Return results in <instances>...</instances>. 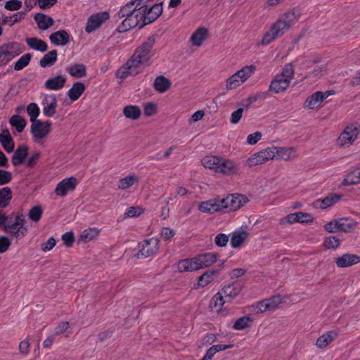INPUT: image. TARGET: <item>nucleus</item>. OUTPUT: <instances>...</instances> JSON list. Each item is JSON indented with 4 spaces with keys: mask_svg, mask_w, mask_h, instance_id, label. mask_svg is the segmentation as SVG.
Listing matches in <instances>:
<instances>
[{
    "mask_svg": "<svg viewBox=\"0 0 360 360\" xmlns=\"http://www.w3.org/2000/svg\"><path fill=\"white\" fill-rule=\"evenodd\" d=\"M155 41V37L150 36L143 41L126 63L120 68L117 75L122 79H125L129 75L139 74V68L141 65H148L153 58L155 53L153 49Z\"/></svg>",
    "mask_w": 360,
    "mask_h": 360,
    "instance_id": "nucleus-1",
    "label": "nucleus"
},
{
    "mask_svg": "<svg viewBox=\"0 0 360 360\" xmlns=\"http://www.w3.org/2000/svg\"><path fill=\"white\" fill-rule=\"evenodd\" d=\"M117 15L119 19L124 18L117 27L120 32H125L136 27H143L139 0H131L117 12Z\"/></svg>",
    "mask_w": 360,
    "mask_h": 360,
    "instance_id": "nucleus-2",
    "label": "nucleus"
},
{
    "mask_svg": "<svg viewBox=\"0 0 360 360\" xmlns=\"http://www.w3.org/2000/svg\"><path fill=\"white\" fill-rule=\"evenodd\" d=\"M295 69L292 63H287L277 74L269 85V91L274 94L283 93L289 87L294 77Z\"/></svg>",
    "mask_w": 360,
    "mask_h": 360,
    "instance_id": "nucleus-3",
    "label": "nucleus"
},
{
    "mask_svg": "<svg viewBox=\"0 0 360 360\" xmlns=\"http://www.w3.org/2000/svg\"><path fill=\"white\" fill-rule=\"evenodd\" d=\"M255 70L256 67L253 65L243 67L227 78L225 82L226 89L231 91L237 89L253 75Z\"/></svg>",
    "mask_w": 360,
    "mask_h": 360,
    "instance_id": "nucleus-4",
    "label": "nucleus"
},
{
    "mask_svg": "<svg viewBox=\"0 0 360 360\" xmlns=\"http://www.w3.org/2000/svg\"><path fill=\"white\" fill-rule=\"evenodd\" d=\"M52 122L50 120L41 121L37 120L32 123L30 127V133L33 143L44 146L46 139L51 131Z\"/></svg>",
    "mask_w": 360,
    "mask_h": 360,
    "instance_id": "nucleus-5",
    "label": "nucleus"
},
{
    "mask_svg": "<svg viewBox=\"0 0 360 360\" xmlns=\"http://www.w3.org/2000/svg\"><path fill=\"white\" fill-rule=\"evenodd\" d=\"M143 15V26L155 21L162 13V7L160 4H155L153 0H139Z\"/></svg>",
    "mask_w": 360,
    "mask_h": 360,
    "instance_id": "nucleus-6",
    "label": "nucleus"
},
{
    "mask_svg": "<svg viewBox=\"0 0 360 360\" xmlns=\"http://www.w3.org/2000/svg\"><path fill=\"white\" fill-rule=\"evenodd\" d=\"M22 51V45L16 41L8 42L0 46V67L6 65Z\"/></svg>",
    "mask_w": 360,
    "mask_h": 360,
    "instance_id": "nucleus-7",
    "label": "nucleus"
},
{
    "mask_svg": "<svg viewBox=\"0 0 360 360\" xmlns=\"http://www.w3.org/2000/svg\"><path fill=\"white\" fill-rule=\"evenodd\" d=\"M299 15L294 11L285 13L282 19L276 20L271 27L278 37H281L298 20Z\"/></svg>",
    "mask_w": 360,
    "mask_h": 360,
    "instance_id": "nucleus-8",
    "label": "nucleus"
},
{
    "mask_svg": "<svg viewBox=\"0 0 360 360\" xmlns=\"http://www.w3.org/2000/svg\"><path fill=\"white\" fill-rule=\"evenodd\" d=\"M138 258H146L157 254L160 249V240L155 237L146 239L138 245Z\"/></svg>",
    "mask_w": 360,
    "mask_h": 360,
    "instance_id": "nucleus-9",
    "label": "nucleus"
},
{
    "mask_svg": "<svg viewBox=\"0 0 360 360\" xmlns=\"http://www.w3.org/2000/svg\"><path fill=\"white\" fill-rule=\"evenodd\" d=\"M78 184L79 181L75 176L65 178L57 184L54 193L58 197H65L75 191Z\"/></svg>",
    "mask_w": 360,
    "mask_h": 360,
    "instance_id": "nucleus-10",
    "label": "nucleus"
},
{
    "mask_svg": "<svg viewBox=\"0 0 360 360\" xmlns=\"http://www.w3.org/2000/svg\"><path fill=\"white\" fill-rule=\"evenodd\" d=\"M334 91L332 90L326 91H316L308 96L304 102L303 106L306 109L313 110L318 109L321 107L322 102L328 96L333 95Z\"/></svg>",
    "mask_w": 360,
    "mask_h": 360,
    "instance_id": "nucleus-11",
    "label": "nucleus"
},
{
    "mask_svg": "<svg viewBox=\"0 0 360 360\" xmlns=\"http://www.w3.org/2000/svg\"><path fill=\"white\" fill-rule=\"evenodd\" d=\"M272 160H290L297 156V150L294 147H269Z\"/></svg>",
    "mask_w": 360,
    "mask_h": 360,
    "instance_id": "nucleus-12",
    "label": "nucleus"
},
{
    "mask_svg": "<svg viewBox=\"0 0 360 360\" xmlns=\"http://www.w3.org/2000/svg\"><path fill=\"white\" fill-rule=\"evenodd\" d=\"M26 222L25 216L22 214H17L15 221L6 226V231L15 237H24L27 233V229L25 226Z\"/></svg>",
    "mask_w": 360,
    "mask_h": 360,
    "instance_id": "nucleus-13",
    "label": "nucleus"
},
{
    "mask_svg": "<svg viewBox=\"0 0 360 360\" xmlns=\"http://www.w3.org/2000/svg\"><path fill=\"white\" fill-rule=\"evenodd\" d=\"M359 133V129L354 125L347 127L340 134L338 143L342 147H347L352 145L356 139Z\"/></svg>",
    "mask_w": 360,
    "mask_h": 360,
    "instance_id": "nucleus-14",
    "label": "nucleus"
},
{
    "mask_svg": "<svg viewBox=\"0 0 360 360\" xmlns=\"http://www.w3.org/2000/svg\"><path fill=\"white\" fill-rule=\"evenodd\" d=\"M271 153L269 147L262 150L259 152L253 153L246 160L248 166L252 167L259 165H262L272 160Z\"/></svg>",
    "mask_w": 360,
    "mask_h": 360,
    "instance_id": "nucleus-15",
    "label": "nucleus"
},
{
    "mask_svg": "<svg viewBox=\"0 0 360 360\" xmlns=\"http://www.w3.org/2000/svg\"><path fill=\"white\" fill-rule=\"evenodd\" d=\"M222 200H224V209L229 208L232 211L240 209L248 202V198L241 194L229 195Z\"/></svg>",
    "mask_w": 360,
    "mask_h": 360,
    "instance_id": "nucleus-16",
    "label": "nucleus"
},
{
    "mask_svg": "<svg viewBox=\"0 0 360 360\" xmlns=\"http://www.w3.org/2000/svg\"><path fill=\"white\" fill-rule=\"evenodd\" d=\"M43 114L48 117H53L56 112L58 101L55 94H45L41 101Z\"/></svg>",
    "mask_w": 360,
    "mask_h": 360,
    "instance_id": "nucleus-17",
    "label": "nucleus"
},
{
    "mask_svg": "<svg viewBox=\"0 0 360 360\" xmlns=\"http://www.w3.org/2000/svg\"><path fill=\"white\" fill-rule=\"evenodd\" d=\"M110 18L108 12H101L91 15L87 20L85 31L91 33L98 29L104 22Z\"/></svg>",
    "mask_w": 360,
    "mask_h": 360,
    "instance_id": "nucleus-18",
    "label": "nucleus"
},
{
    "mask_svg": "<svg viewBox=\"0 0 360 360\" xmlns=\"http://www.w3.org/2000/svg\"><path fill=\"white\" fill-rule=\"evenodd\" d=\"M224 200L222 199H211L201 202L198 205V210L204 213L213 214L224 209Z\"/></svg>",
    "mask_w": 360,
    "mask_h": 360,
    "instance_id": "nucleus-19",
    "label": "nucleus"
},
{
    "mask_svg": "<svg viewBox=\"0 0 360 360\" xmlns=\"http://www.w3.org/2000/svg\"><path fill=\"white\" fill-rule=\"evenodd\" d=\"M219 173L225 176L237 175L240 173V167L233 160L222 158Z\"/></svg>",
    "mask_w": 360,
    "mask_h": 360,
    "instance_id": "nucleus-20",
    "label": "nucleus"
},
{
    "mask_svg": "<svg viewBox=\"0 0 360 360\" xmlns=\"http://www.w3.org/2000/svg\"><path fill=\"white\" fill-rule=\"evenodd\" d=\"M179 272H191L200 269L197 256L190 259H181L176 264Z\"/></svg>",
    "mask_w": 360,
    "mask_h": 360,
    "instance_id": "nucleus-21",
    "label": "nucleus"
},
{
    "mask_svg": "<svg viewBox=\"0 0 360 360\" xmlns=\"http://www.w3.org/2000/svg\"><path fill=\"white\" fill-rule=\"evenodd\" d=\"M67 78L65 75H59L49 78L44 84V87L49 91H58L62 89L65 84Z\"/></svg>",
    "mask_w": 360,
    "mask_h": 360,
    "instance_id": "nucleus-22",
    "label": "nucleus"
},
{
    "mask_svg": "<svg viewBox=\"0 0 360 360\" xmlns=\"http://www.w3.org/2000/svg\"><path fill=\"white\" fill-rule=\"evenodd\" d=\"M243 289L242 285L237 283H232L225 285L219 292L222 293L226 301L230 302L236 297Z\"/></svg>",
    "mask_w": 360,
    "mask_h": 360,
    "instance_id": "nucleus-23",
    "label": "nucleus"
},
{
    "mask_svg": "<svg viewBox=\"0 0 360 360\" xmlns=\"http://www.w3.org/2000/svg\"><path fill=\"white\" fill-rule=\"evenodd\" d=\"M208 30L204 27L196 29L190 37V42L192 46L200 47L208 38Z\"/></svg>",
    "mask_w": 360,
    "mask_h": 360,
    "instance_id": "nucleus-24",
    "label": "nucleus"
},
{
    "mask_svg": "<svg viewBox=\"0 0 360 360\" xmlns=\"http://www.w3.org/2000/svg\"><path fill=\"white\" fill-rule=\"evenodd\" d=\"M335 264L340 268H346L360 262V257L354 254H345L335 259Z\"/></svg>",
    "mask_w": 360,
    "mask_h": 360,
    "instance_id": "nucleus-25",
    "label": "nucleus"
},
{
    "mask_svg": "<svg viewBox=\"0 0 360 360\" xmlns=\"http://www.w3.org/2000/svg\"><path fill=\"white\" fill-rule=\"evenodd\" d=\"M222 157L217 155H206L201 160L204 167L219 173Z\"/></svg>",
    "mask_w": 360,
    "mask_h": 360,
    "instance_id": "nucleus-26",
    "label": "nucleus"
},
{
    "mask_svg": "<svg viewBox=\"0 0 360 360\" xmlns=\"http://www.w3.org/2000/svg\"><path fill=\"white\" fill-rule=\"evenodd\" d=\"M28 154V147L26 145L19 146L15 150L12 157V164L14 166L21 165Z\"/></svg>",
    "mask_w": 360,
    "mask_h": 360,
    "instance_id": "nucleus-27",
    "label": "nucleus"
},
{
    "mask_svg": "<svg viewBox=\"0 0 360 360\" xmlns=\"http://www.w3.org/2000/svg\"><path fill=\"white\" fill-rule=\"evenodd\" d=\"M139 181V177L138 175L135 173H130L117 181V188L120 190H126L132 186L137 184Z\"/></svg>",
    "mask_w": 360,
    "mask_h": 360,
    "instance_id": "nucleus-28",
    "label": "nucleus"
},
{
    "mask_svg": "<svg viewBox=\"0 0 360 360\" xmlns=\"http://www.w3.org/2000/svg\"><path fill=\"white\" fill-rule=\"evenodd\" d=\"M70 35L65 30H59L53 32L49 39L55 45L65 46L69 42Z\"/></svg>",
    "mask_w": 360,
    "mask_h": 360,
    "instance_id": "nucleus-29",
    "label": "nucleus"
},
{
    "mask_svg": "<svg viewBox=\"0 0 360 360\" xmlns=\"http://www.w3.org/2000/svg\"><path fill=\"white\" fill-rule=\"evenodd\" d=\"M338 335V333L335 330H330L323 333L317 339L316 346L320 349L326 348Z\"/></svg>",
    "mask_w": 360,
    "mask_h": 360,
    "instance_id": "nucleus-30",
    "label": "nucleus"
},
{
    "mask_svg": "<svg viewBox=\"0 0 360 360\" xmlns=\"http://www.w3.org/2000/svg\"><path fill=\"white\" fill-rule=\"evenodd\" d=\"M0 143L6 152L11 153L14 150V142L8 129H4L0 134Z\"/></svg>",
    "mask_w": 360,
    "mask_h": 360,
    "instance_id": "nucleus-31",
    "label": "nucleus"
},
{
    "mask_svg": "<svg viewBox=\"0 0 360 360\" xmlns=\"http://www.w3.org/2000/svg\"><path fill=\"white\" fill-rule=\"evenodd\" d=\"M199 265L201 269L206 268L214 264L218 258V255L213 252H207L197 256Z\"/></svg>",
    "mask_w": 360,
    "mask_h": 360,
    "instance_id": "nucleus-32",
    "label": "nucleus"
},
{
    "mask_svg": "<svg viewBox=\"0 0 360 360\" xmlns=\"http://www.w3.org/2000/svg\"><path fill=\"white\" fill-rule=\"evenodd\" d=\"M172 86V83L169 79L160 75L155 79L153 87L156 91L160 94L167 91Z\"/></svg>",
    "mask_w": 360,
    "mask_h": 360,
    "instance_id": "nucleus-33",
    "label": "nucleus"
},
{
    "mask_svg": "<svg viewBox=\"0 0 360 360\" xmlns=\"http://www.w3.org/2000/svg\"><path fill=\"white\" fill-rule=\"evenodd\" d=\"M65 71L75 78H82L86 75V67L82 63L72 64L66 68Z\"/></svg>",
    "mask_w": 360,
    "mask_h": 360,
    "instance_id": "nucleus-34",
    "label": "nucleus"
},
{
    "mask_svg": "<svg viewBox=\"0 0 360 360\" xmlns=\"http://www.w3.org/2000/svg\"><path fill=\"white\" fill-rule=\"evenodd\" d=\"M248 236V232L245 230H239L234 231L232 233L230 242L231 247L233 248L240 247L243 242L247 239Z\"/></svg>",
    "mask_w": 360,
    "mask_h": 360,
    "instance_id": "nucleus-35",
    "label": "nucleus"
},
{
    "mask_svg": "<svg viewBox=\"0 0 360 360\" xmlns=\"http://www.w3.org/2000/svg\"><path fill=\"white\" fill-rule=\"evenodd\" d=\"M85 85L82 82H76L67 92V95L71 101H75L82 95L85 91Z\"/></svg>",
    "mask_w": 360,
    "mask_h": 360,
    "instance_id": "nucleus-36",
    "label": "nucleus"
},
{
    "mask_svg": "<svg viewBox=\"0 0 360 360\" xmlns=\"http://www.w3.org/2000/svg\"><path fill=\"white\" fill-rule=\"evenodd\" d=\"M339 220V231L344 233H351L354 231L356 226L357 222L352 218H340Z\"/></svg>",
    "mask_w": 360,
    "mask_h": 360,
    "instance_id": "nucleus-37",
    "label": "nucleus"
},
{
    "mask_svg": "<svg viewBox=\"0 0 360 360\" xmlns=\"http://www.w3.org/2000/svg\"><path fill=\"white\" fill-rule=\"evenodd\" d=\"M34 20L39 28L42 30L49 29L53 24V18L43 13H37L34 15Z\"/></svg>",
    "mask_w": 360,
    "mask_h": 360,
    "instance_id": "nucleus-38",
    "label": "nucleus"
},
{
    "mask_svg": "<svg viewBox=\"0 0 360 360\" xmlns=\"http://www.w3.org/2000/svg\"><path fill=\"white\" fill-rule=\"evenodd\" d=\"M26 16L25 11H19L11 15H5L2 17V24L12 27L15 24L22 21Z\"/></svg>",
    "mask_w": 360,
    "mask_h": 360,
    "instance_id": "nucleus-39",
    "label": "nucleus"
},
{
    "mask_svg": "<svg viewBox=\"0 0 360 360\" xmlns=\"http://www.w3.org/2000/svg\"><path fill=\"white\" fill-rule=\"evenodd\" d=\"M340 200L337 195H330L323 199H318L314 202V205L321 209H326L335 204Z\"/></svg>",
    "mask_w": 360,
    "mask_h": 360,
    "instance_id": "nucleus-40",
    "label": "nucleus"
},
{
    "mask_svg": "<svg viewBox=\"0 0 360 360\" xmlns=\"http://www.w3.org/2000/svg\"><path fill=\"white\" fill-rule=\"evenodd\" d=\"M25 41L31 49L36 51L45 52L48 49L47 44L44 41L36 37L27 38Z\"/></svg>",
    "mask_w": 360,
    "mask_h": 360,
    "instance_id": "nucleus-41",
    "label": "nucleus"
},
{
    "mask_svg": "<svg viewBox=\"0 0 360 360\" xmlns=\"http://www.w3.org/2000/svg\"><path fill=\"white\" fill-rule=\"evenodd\" d=\"M9 124L18 133H21L25 129L27 122L21 116L15 115L10 118Z\"/></svg>",
    "mask_w": 360,
    "mask_h": 360,
    "instance_id": "nucleus-42",
    "label": "nucleus"
},
{
    "mask_svg": "<svg viewBox=\"0 0 360 360\" xmlns=\"http://www.w3.org/2000/svg\"><path fill=\"white\" fill-rule=\"evenodd\" d=\"M227 302L226 300H224L222 293L218 292L217 294L214 295L210 302V307L212 310L216 312H219L222 309V307L224 303Z\"/></svg>",
    "mask_w": 360,
    "mask_h": 360,
    "instance_id": "nucleus-43",
    "label": "nucleus"
},
{
    "mask_svg": "<svg viewBox=\"0 0 360 360\" xmlns=\"http://www.w3.org/2000/svg\"><path fill=\"white\" fill-rule=\"evenodd\" d=\"M123 114L129 119L136 120L140 117L141 111L139 106L130 105L124 108Z\"/></svg>",
    "mask_w": 360,
    "mask_h": 360,
    "instance_id": "nucleus-44",
    "label": "nucleus"
},
{
    "mask_svg": "<svg viewBox=\"0 0 360 360\" xmlns=\"http://www.w3.org/2000/svg\"><path fill=\"white\" fill-rule=\"evenodd\" d=\"M100 233V230L98 228H89L84 230L80 236L81 240L84 243H88L96 239Z\"/></svg>",
    "mask_w": 360,
    "mask_h": 360,
    "instance_id": "nucleus-45",
    "label": "nucleus"
},
{
    "mask_svg": "<svg viewBox=\"0 0 360 360\" xmlns=\"http://www.w3.org/2000/svg\"><path fill=\"white\" fill-rule=\"evenodd\" d=\"M12 199V191L9 187L0 189V208L6 207Z\"/></svg>",
    "mask_w": 360,
    "mask_h": 360,
    "instance_id": "nucleus-46",
    "label": "nucleus"
},
{
    "mask_svg": "<svg viewBox=\"0 0 360 360\" xmlns=\"http://www.w3.org/2000/svg\"><path fill=\"white\" fill-rule=\"evenodd\" d=\"M57 60V51L52 50L46 53L39 61V65L42 68L53 65Z\"/></svg>",
    "mask_w": 360,
    "mask_h": 360,
    "instance_id": "nucleus-47",
    "label": "nucleus"
},
{
    "mask_svg": "<svg viewBox=\"0 0 360 360\" xmlns=\"http://www.w3.org/2000/svg\"><path fill=\"white\" fill-rule=\"evenodd\" d=\"M216 271H207L202 275H201L198 280V286L203 288L210 284L214 278Z\"/></svg>",
    "mask_w": 360,
    "mask_h": 360,
    "instance_id": "nucleus-48",
    "label": "nucleus"
},
{
    "mask_svg": "<svg viewBox=\"0 0 360 360\" xmlns=\"http://www.w3.org/2000/svg\"><path fill=\"white\" fill-rule=\"evenodd\" d=\"M253 320L250 316H242L238 319L233 325L234 330H240L251 326Z\"/></svg>",
    "mask_w": 360,
    "mask_h": 360,
    "instance_id": "nucleus-49",
    "label": "nucleus"
},
{
    "mask_svg": "<svg viewBox=\"0 0 360 360\" xmlns=\"http://www.w3.org/2000/svg\"><path fill=\"white\" fill-rule=\"evenodd\" d=\"M27 112L30 116V120L32 123L35 122L40 113V109L38 105L35 103H30L27 107Z\"/></svg>",
    "mask_w": 360,
    "mask_h": 360,
    "instance_id": "nucleus-50",
    "label": "nucleus"
},
{
    "mask_svg": "<svg viewBox=\"0 0 360 360\" xmlns=\"http://www.w3.org/2000/svg\"><path fill=\"white\" fill-rule=\"evenodd\" d=\"M32 55L26 53L22 55L14 64V70L19 71L28 65L30 62Z\"/></svg>",
    "mask_w": 360,
    "mask_h": 360,
    "instance_id": "nucleus-51",
    "label": "nucleus"
},
{
    "mask_svg": "<svg viewBox=\"0 0 360 360\" xmlns=\"http://www.w3.org/2000/svg\"><path fill=\"white\" fill-rule=\"evenodd\" d=\"M43 210L41 206H34L29 212V218L34 221L38 222L42 216Z\"/></svg>",
    "mask_w": 360,
    "mask_h": 360,
    "instance_id": "nucleus-52",
    "label": "nucleus"
},
{
    "mask_svg": "<svg viewBox=\"0 0 360 360\" xmlns=\"http://www.w3.org/2000/svg\"><path fill=\"white\" fill-rule=\"evenodd\" d=\"M270 311L275 310L281 303H283V299L280 295L273 296L269 299H266Z\"/></svg>",
    "mask_w": 360,
    "mask_h": 360,
    "instance_id": "nucleus-53",
    "label": "nucleus"
},
{
    "mask_svg": "<svg viewBox=\"0 0 360 360\" xmlns=\"http://www.w3.org/2000/svg\"><path fill=\"white\" fill-rule=\"evenodd\" d=\"M323 245L328 249H336L340 245V240L335 236H329L325 239Z\"/></svg>",
    "mask_w": 360,
    "mask_h": 360,
    "instance_id": "nucleus-54",
    "label": "nucleus"
},
{
    "mask_svg": "<svg viewBox=\"0 0 360 360\" xmlns=\"http://www.w3.org/2000/svg\"><path fill=\"white\" fill-rule=\"evenodd\" d=\"M143 213V209L141 207H129L127 209L124 216L127 217H134L140 216Z\"/></svg>",
    "mask_w": 360,
    "mask_h": 360,
    "instance_id": "nucleus-55",
    "label": "nucleus"
},
{
    "mask_svg": "<svg viewBox=\"0 0 360 360\" xmlns=\"http://www.w3.org/2000/svg\"><path fill=\"white\" fill-rule=\"evenodd\" d=\"M324 229L328 233L339 232V220L338 219L332 220L324 225Z\"/></svg>",
    "mask_w": 360,
    "mask_h": 360,
    "instance_id": "nucleus-56",
    "label": "nucleus"
},
{
    "mask_svg": "<svg viewBox=\"0 0 360 360\" xmlns=\"http://www.w3.org/2000/svg\"><path fill=\"white\" fill-rule=\"evenodd\" d=\"M268 304H267L266 300H264L261 302H258L253 306L255 312L258 314V313H264L267 311H270V309H269Z\"/></svg>",
    "mask_w": 360,
    "mask_h": 360,
    "instance_id": "nucleus-57",
    "label": "nucleus"
},
{
    "mask_svg": "<svg viewBox=\"0 0 360 360\" xmlns=\"http://www.w3.org/2000/svg\"><path fill=\"white\" fill-rule=\"evenodd\" d=\"M143 110L146 116H153L157 113V105L154 103H146L143 105Z\"/></svg>",
    "mask_w": 360,
    "mask_h": 360,
    "instance_id": "nucleus-58",
    "label": "nucleus"
},
{
    "mask_svg": "<svg viewBox=\"0 0 360 360\" xmlns=\"http://www.w3.org/2000/svg\"><path fill=\"white\" fill-rule=\"evenodd\" d=\"M12 180V174L4 169H0V186L7 184Z\"/></svg>",
    "mask_w": 360,
    "mask_h": 360,
    "instance_id": "nucleus-59",
    "label": "nucleus"
},
{
    "mask_svg": "<svg viewBox=\"0 0 360 360\" xmlns=\"http://www.w3.org/2000/svg\"><path fill=\"white\" fill-rule=\"evenodd\" d=\"M342 184L344 185H353V184H360L359 181V179L356 177V175L354 174V172L352 171L349 172L346 177L344 179Z\"/></svg>",
    "mask_w": 360,
    "mask_h": 360,
    "instance_id": "nucleus-60",
    "label": "nucleus"
},
{
    "mask_svg": "<svg viewBox=\"0 0 360 360\" xmlns=\"http://www.w3.org/2000/svg\"><path fill=\"white\" fill-rule=\"evenodd\" d=\"M174 235L175 231L169 227H163L160 231V236L166 241L170 240Z\"/></svg>",
    "mask_w": 360,
    "mask_h": 360,
    "instance_id": "nucleus-61",
    "label": "nucleus"
},
{
    "mask_svg": "<svg viewBox=\"0 0 360 360\" xmlns=\"http://www.w3.org/2000/svg\"><path fill=\"white\" fill-rule=\"evenodd\" d=\"M22 7V2L19 0H9L5 4V8L8 11H18Z\"/></svg>",
    "mask_w": 360,
    "mask_h": 360,
    "instance_id": "nucleus-62",
    "label": "nucleus"
},
{
    "mask_svg": "<svg viewBox=\"0 0 360 360\" xmlns=\"http://www.w3.org/2000/svg\"><path fill=\"white\" fill-rule=\"evenodd\" d=\"M243 111L244 109L242 108L233 111L231 115L230 122L234 124H238L243 116Z\"/></svg>",
    "mask_w": 360,
    "mask_h": 360,
    "instance_id": "nucleus-63",
    "label": "nucleus"
},
{
    "mask_svg": "<svg viewBox=\"0 0 360 360\" xmlns=\"http://www.w3.org/2000/svg\"><path fill=\"white\" fill-rule=\"evenodd\" d=\"M229 241V237L226 234L219 233L214 238L215 244L219 247H224Z\"/></svg>",
    "mask_w": 360,
    "mask_h": 360,
    "instance_id": "nucleus-64",
    "label": "nucleus"
}]
</instances>
